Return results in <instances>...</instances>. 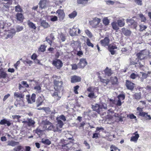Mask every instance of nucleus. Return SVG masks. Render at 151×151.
<instances>
[{"label": "nucleus", "mask_w": 151, "mask_h": 151, "mask_svg": "<svg viewBox=\"0 0 151 151\" xmlns=\"http://www.w3.org/2000/svg\"><path fill=\"white\" fill-rule=\"evenodd\" d=\"M109 48H110L112 49H116L117 48V47H116V46L114 45H110L109 47Z\"/></svg>", "instance_id": "64"}, {"label": "nucleus", "mask_w": 151, "mask_h": 151, "mask_svg": "<svg viewBox=\"0 0 151 151\" xmlns=\"http://www.w3.org/2000/svg\"><path fill=\"white\" fill-rule=\"evenodd\" d=\"M101 21V19L97 18H95V19L92 21V22L93 23H95V24L96 25L98 24Z\"/></svg>", "instance_id": "42"}, {"label": "nucleus", "mask_w": 151, "mask_h": 151, "mask_svg": "<svg viewBox=\"0 0 151 151\" xmlns=\"http://www.w3.org/2000/svg\"><path fill=\"white\" fill-rule=\"evenodd\" d=\"M138 75L137 74V73H133L131 74L130 78L132 79H134L138 77Z\"/></svg>", "instance_id": "44"}, {"label": "nucleus", "mask_w": 151, "mask_h": 151, "mask_svg": "<svg viewBox=\"0 0 151 151\" xmlns=\"http://www.w3.org/2000/svg\"><path fill=\"white\" fill-rule=\"evenodd\" d=\"M138 62L140 67L143 66L144 64V62L143 60L138 59Z\"/></svg>", "instance_id": "53"}, {"label": "nucleus", "mask_w": 151, "mask_h": 151, "mask_svg": "<svg viewBox=\"0 0 151 151\" xmlns=\"http://www.w3.org/2000/svg\"><path fill=\"white\" fill-rule=\"evenodd\" d=\"M48 129L49 130L53 131L54 132H57L56 127L52 124L48 127Z\"/></svg>", "instance_id": "39"}, {"label": "nucleus", "mask_w": 151, "mask_h": 151, "mask_svg": "<svg viewBox=\"0 0 151 151\" xmlns=\"http://www.w3.org/2000/svg\"><path fill=\"white\" fill-rule=\"evenodd\" d=\"M79 86L78 85H77L75 87H74V92L76 94H78V92L77 91L78 89L79 88Z\"/></svg>", "instance_id": "62"}, {"label": "nucleus", "mask_w": 151, "mask_h": 151, "mask_svg": "<svg viewBox=\"0 0 151 151\" xmlns=\"http://www.w3.org/2000/svg\"><path fill=\"white\" fill-rule=\"evenodd\" d=\"M30 96L29 95H27L26 96V99L28 103L32 104L35 102L36 95L35 94L33 93L30 98Z\"/></svg>", "instance_id": "6"}, {"label": "nucleus", "mask_w": 151, "mask_h": 151, "mask_svg": "<svg viewBox=\"0 0 151 151\" xmlns=\"http://www.w3.org/2000/svg\"><path fill=\"white\" fill-rule=\"evenodd\" d=\"M24 96V94L23 93H19L18 92H15L14 93V97L19 98H23Z\"/></svg>", "instance_id": "28"}, {"label": "nucleus", "mask_w": 151, "mask_h": 151, "mask_svg": "<svg viewBox=\"0 0 151 151\" xmlns=\"http://www.w3.org/2000/svg\"><path fill=\"white\" fill-rule=\"evenodd\" d=\"M111 81L112 84H116L117 82V78L116 77H111Z\"/></svg>", "instance_id": "41"}, {"label": "nucleus", "mask_w": 151, "mask_h": 151, "mask_svg": "<svg viewBox=\"0 0 151 151\" xmlns=\"http://www.w3.org/2000/svg\"><path fill=\"white\" fill-rule=\"evenodd\" d=\"M15 18L19 21L22 22L24 19V16L21 13H17L15 16Z\"/></svg>", "instance_id": "16"}, {"label": "nucleus", "mask_w": 151, "mask_h": 151, "mask_svg": "<svg viewBox=\"0 0 151 151\" xmlns=\"http://www.w3.org/2000/svg\"><path fill=\"white\" fill-rule=\"evenodd\" d=\"M109 42V40L108 37H106L103 40L100 41L101 44L102 46H105L108 45Z\"/></svg>", "instance_id": "14"}, {"label": "nucleus", "mask_w": 151, "mask_h": 151, "mask_svg": "<svg viewBox=\"0 0 151 151\" xmlns=\"http://www.w3.org/2000/svg\"><path fill=\"white\" fill-rule=\"evenodd\" d=\"M58 19V17L56 16H52L51 17L50 20L52 22H55L57 21Z\"/></svg>", "instance_id": "57"}, {"label": "nucleus", "mask_w": 151, "mask_h": 151, "mask_svg": "<svg viewBox=\"0 0 151 151\" xmlns=\"http://www.w3.org/2000/svg\"><path fill=\"white\" fill-rule=\"evenodd\" d=\"M77 28V27L76 28L74 26L72 29H70L69 32L71 36H73L78 35L76 33L77 30L76 28Z\"/></svg>", "instance_id": "15"}, {"label": "nucleus", "mask_w": 151, "mask_h": 151, "mask_svg": "<svg viewBox=\"0 0 151 151\" xmlns=\"http://www.w3.org/2000/svg\"><path fill=\"white\" fill-rule=\"evenodd\" d=\"M147 54L146 50H144L137 53L136 55L138 59L143 60L145 58Z\"/></svg>", "instance_id": "4"}, {"label": "nucleus", "mask_w": 151, "mask_h": 151, "mask_svg": "<svg viewBox=\"0 0 151 151\" xmlns=\"http://www.w3.org/2000/svg\"><path fill=\"white\" fill-rule=\"evenodd\" d=\"M117 98L119 100L122 101L125 99V95L123 94H120L118 96Z\"/></svg>", "instance_id": "51"}, {"label": "nucleus", "mask_w": 151, "mask_h": 151, "mask_svg": "<svg viewBox=\"0 0 151 151\" xmlns=\"http://www.w3.org/2000/svg\"><path fill=\"white\" fill-rule=\"evenodd\" d=\"M122 31L123 34L126 36H129L130 35L131 32L129 30L127 29L124 28L122 29Z\"/></svg>", "instance_id": "20"}, {"label": "nucleus", "mask_w": 151, "mask_h": 151, "mask_svg": "<svg viewBox=\"0 0 151 151\" xmlns=\"http://www.w3.org/2000/svg\"><path fill=\"white\" fill-rule=\"evenodd\" d=\"M4 35H3V38L4 39H7L8 38H12L15 35L16 31L14 29H12L6 31H4Z\"/></svg>", "instance_id": "2"}, {"label": "nucleus", "mask_w": 151, "mask_h": 151, "mask_svg": "<svg viewBox=\"0 0 151 151\" xmlns=\"http://www.w3.org/2000/svg\"><path fill=\"white\" fill-rule=\"evenodd\" d=\"M16 31L18 32L22 30L23 29V27L22 26L19 25L16 27Z\"/></svg>", "instance_id": "54"}, {"label": "nucleus", "mask_w": 151, "mask_h": 151, "mask_svg": "<svg viewBox=\"0 0 151 151\" xmlns=\"http://www.w3.org/2000/svg\"><path fill=\"white\" fill-rule=\"evenodd\" d=\"M42 142L43 144L48 145H50L51 144V142L48 139H42Z\"/></svg>", "instance_id": "45"}, {"label": "nucleus", "mask_w": 151, "mask_h": 151, "mask_svg": "<svg viewBox=\"0 0 151 151\" xmlns=\"http://www.w3.org/2000/svg\"><path fill=\"white\" fill-rule=\"evenodd\" d=\"M139 15L141 19V20L142 22H145L146 21V19L145 17L142 14H140Z\"/></svg>", "instance_id": "52"}, {"label": "nucleus", "mask_w": 151, "mask_h": 151, "mask_svg": "<svg viewBox=\"0 0 151 151\" xmlns=\"http://www.w3.org/2000/svg\"><path fill=\"white\" fill-rule=\"evenodd\" d=\"M52 96L54 97L56 101L60 100L61 98V96L59 95L58 92H54L52 94Z\"/></svg>", "instance_id": "23"}, {"label": "nucleus", "mask_w": 151, "mask_h": 151, "mask_svg": "<svg viewBox=\"0 0 151 151\" xmlns=\"http://www.w3.org/2000/svg\"><path fill=\"white\" fill-rule=\"evenodd\" d=\"M88 0H77V2L78 4H82L85 6L87 3Z\"/></svg>", "instance_id": "35"}, {"label": "nucleus", "mask_w": 151, "mask_h": 151, "mask_svg": "<svg viewBox=\"0 0 151 151\" xmlns=\"http://www.w3.org/2000/svg\"><path fill=\"white\" fill-rule=\"evenodd\" d=\"M140 27V31H142L145 29H146L147 28V26H145L143 25H141L139 26Z\"/></svg>", "instance_id": "55"}, {"label": "nucleus", "mask_w": 151, "mask_h": 151, "mask_svg": "<svg viewBox=\"0 0 151 151\" xmlns=\"http://www.w3.org/2000/svg\"><path fill=\"white\" fill-rule=\"evenodd\" d=\"M28 125L29 126H33L35 123V121L31 119H28Z\"/></svg>", "instance_id": "36"}, {"label": "nucleus", "mask_w": 151, "mask_h": 151, "mask_svg": "<svg viewBox=\"0 0 151 151\" xmlns=\"http://www.w3.org/2000/svg\"><path fill=\"white\" fill-rule=\"evenodd\" d=\"M58 121V124L56 125V127L57 130V132H60L61 131V129L63 125V123L60 120L58 119V118H57Z\"/></svg>", "instance_id": "9"}, {"label": "nucleus", "mask_w": 151, "mask_h": 151, "mask_svg": "<svg viewBox=\"0 0 151 151\" xmlns=\"http://www.w3.org/2000/svg\"><path fill=\"white\" fill-rule=\"evenodd\" d=\"M42 109L47 113L50 112V110L49 107H42Z\"/></svg>", "instance_id": "60"}, {"label": "nucleus", "mask_w": 151, "mask_h": 151, "mask_svg": "<svg viewBox=\"0 0 151 151\" xmlns=\"http://www.w3.org/2000/svg\"><path fill=\"white\" fill-rule=\"evenodd\" d=\"M20 64V62L19 60L17 61L16 63L14 64V67L15 68L16 70L18 69V66Z\"/></svg>", "instance_id": "63"}, {"label": "nucleus", "mask_w": 151, "mask_h": 151, "mask_svg": "<svg viewBox=\"0 0 151 151\" xmlns=\"http://www.w3.org/2000/svg\"><path fill=\"white\" fill-rule=\"evenodd\" d=\"M87 90V91L90 92L88 96L89 98L95 99L97 97V96L94 94V92L98 91L99 89L98 87L91 86L88 88Z\"/></svg>", "instance_id": "1"}, {"label": "nucleus", "mask_w": 151, "mask_h": 151, "mask_svg": "<svg viewBox=\"0 0 151 151\" xmlns=\"http://www.w3.org/2000/svg\"><path fill=\"white\" fill-rule=\"evenodd\" d=\"M106 4L108 5H113L114 3V1L111 0L106 1Z\"/></svg>", "instance_id": "61"}, {"label": "nucleus", "mask_w": 151, "mask_h": 151, "mask_svg": "<svg viewBox=\"0 0 151 151\" xmlns=\"http://www.w3.org/2000/svg\"><path fill=\"white\" fill-rule=\"evenodd\" d=\"M57 13L58 14V16L60 20H62L63 19L65 14L63 10L58 9L57 11Z\"/></svg>", "instance_id": "11"}, {"label": "nucleus", "mask_w": 151, "mask_h": 151, "mask_svg": "<svg viewBox=\"0 0 151 151\" xmlns=\"http://www.w3.org/2000/svg\"><path fill=\"white\" fill-rule=\"evenodd\" d=\"M138 62V59L137 58L136 60L134 59H130V65H135Z\"/></svg>", "instance_id": "37"}, {"label": "nucleus", "mask_w": 151, "mask_h": 151, "mask_svg": "<svg viewBox=\"0 0 151 151\" xmlns=\"http://www.w3.org/2000/svg\"><path fill=\"white\" fill-rule=\"evenodd\" d=\"M87 62L86 59L81 58L78 64V68H83L87 65Z\"/></svg>", "instance_id": "5"}, {"label": "nucleus", "mask_w": 151, "mask_h": 151, "mask_svg": "<svg viewBox=\"0 0 151 151\" xmlns=\"http://www.w3.org/2000/svg\"><path fill=\"white\" fill-rule=\"evenodd\" d=\"M53 83L54 85V88L55 91H58L60 90L63 83L62 81L55 79L54 80Z\"/></svg>", "instance_id": "3"}, {"label": "nucleus", "mask_w": 151, "mask_h": 151, "mask_svg": "<svg viewBox=\"0 0 151 151\" xmlns=\"http://www.w3.org/2000/svg\"><path fill=\"white\" fill-rule=\"evenodd\" d=\"M135 99L137 100H139L140 99V94L139 93H136L134 95Z\"/></svg>", "instance_id": "56"}, {"label": "nucleus", "mask_w": 151, "mask_h": 151, "mask_svg": "<svg viewBox=\"0 0 151 151\" xmlns=\"http://www.w3.org/2000/svg\"><path fill=\"white\" fill-rule=\"evenodd\" d=\"M27 24L30 28L35 30L36 29V27L35 25L32 22L28 21L27 22Z\"/></svg>", "instance_id": "31"}, {"label": "nucleus", "mask_w": 151, "mask_h": 151, "mask_svg": "<svg viewBox=\"0 0 151 151\" xmlns=\"http://www.w3.org/2000/svg\"><path fill=\"white\" fill-rule=\"evenodd\" d=\"M86 43L88 46L91 47H93V45L91 42L90 40L88 38L87 39Z\"/></svg>", "instance_id": "46"}, {"label": "nucleus", "mask_w": 151, "mask_h": 151, "mask_svg": "<svg viewBox=\"0 0 151 151\" xmlns=\"http://www.w3.org/2000/svg\"><path fill=\"white\" fill-rule=\"evenodd\" d=\"M72 144L70 143H63L62 145V149L63 151H68L70 150L72 147Z\"/></svg>", "instance_id": "8"}, {"label": "nucleus", "mask_w": 151, "mask_h": 151, "mask_svg": "<svg viewBox=\"0 0 151 151\" xmlns=\"http://www.w3.org/2000/svg\"><path fill=\"white\" fill-rule=\"evenodd\" d=\"M23 148V147L19 145L17 146L14 149V150L15 151H23L22 149Z\"/></svg>", "instance_id": "47"}, {"label": "nucleus", "mask_w": 151, "mask_h": 151, "mask_svg": "<svg viewBox=\"0 0 151 151\" xmlns=\"http://www.w3.org/2000/svg\"><path fill=\"white\" fill-rule=\"evenodd\" d=\"M104 71L105 75L108 76H111L112 73L111 70V69L108 68L107 67L104 70Z\"/></svg>", "instance_id": "29"}, {"label": "nucleus", "mask_w": 151, "mask_h": 151, "mask_svg": "<svg viewBox=\"0 0 151 151\" xmlns=\"http://www.w3.org/2000/svg\"><path fill=\"white\" fill-rule=\"evenodd\" d=\"M1 4L3 6V7L6 9V10H9V6L12 4V2L9 1L6 3H2Z\"/></svg>", "instance_id": "22"}, {"label": "nucleus", "mask_w": 151, "mask_h": 151, "mask_svg": "<svg viewBox=\"0 0 151 151\" xmlns=\"http://www.w3.org/2000/svg\"><path fill=\"white\" fill-rule=\"evenodd\" d=\"M41 25L44 28H47L50 27V25L45 21H42L41 22Z\"/></svg>", "instance_id": "30"}, {"label": "nucleus", "mask_w": 151, "mask_h": 151, "mask_svg": "<svg viewBox=\"0 0 151 151\" xmlns=\"http://www.w3.org/2000/svg\"><path fill=\"white\" fill-rule=\"evenodd\" d=\"M7 74L5 72L3 71L2 70H0V78H5L6 77Z\"/></svg>", "instance_id": "27"}, {"label": "nucleus", "mask_w": 151, "mask_h": 151, "mask_svg": "<svg viewBox=\"0 0 151 151\" xmlns=\"http://www.w3.org/2000/svg\"><path fill=\"white\" fill-rule=\"evenodd\" d=\"M126 85L128 89L131 90L133 89L134 87V83L129 81H126Z\"/></svg>", "instance_id": "13"}, {"label": "nucleus", "mask_w": 151, "mask_h": 151, "mask_svg": "<svg viewBox=\"0 0 151 151\" xmlns=\"http://www.w3.org/2000/svg\"><path fill=\"white\" fill-rule=\"evenodd\" d=\"M124 20H122L120 19L117 21L118 25L120 27H122L125 24Z\"/></svg>", "instance_id": "38"}, {"label": "nucleus", "mask_w": 151, "mask_h": 151, "mask_svg": "<svg viewBox=\"0 0 151 151\" xmlns=\"http://www.w3.org/2000/svg\"><path fill=\"white\" fill-rule=\"evenodd\" d=\"M52 64L56 67L57 69H60L62 66L63 63L62 61L60 60H54L52 62Z\"/></svg>", "instance_id": "7"}, {"label": "nucleus", "mask_w": 151, "mask_h": 151, "mask_svg": "<svg viewBox=\"0 0 151 151\" xmlns=\"http://www.w3.org/2000/svg\"><path fill=\"white\" fill-rule=\"evenodd\" d=\"M103 23L105 25H108L109 24V21L107 17H105L104 19Z\"/></svg>", "instance_id": "48"}, {"label": "nucleus", "mask_w": 151, "mask_h": 151, "mask_svg": "<svg viewBox=\"0 0 151 151\" xmlns=\"http://www.w3.org/2000/svg\"><path fill=\"white\" fill-rule=\"evenodd\" d=\"M8 145L14 147L16 145H18L19 144V142H15L13 140L9 141L8 142Z\"/></svg>", "instance_id": "24"}, {"label": "nucleus", "mask_w": 151, "mask_h": 151, "mask_svg": "<svg viewBox=\"0 0 151 151\" xmlns=\"http://www.w3.org/2000/svg\"><path fill=\"white\" fill-rule=\"evenodd\" d=\"M11 121L6 118L1 120L0 121V125H6L8 127L10 126L11 124Z\"/></svg>", "instance_id": "10"}, {"label": "nucleus", "mask_w": 151, "mask_h": 151, "mask_svg": "<svg viewBox=\"0 0 151 151\" xmlns=\"http://www.w3.org/2000/svg\"><path fill=\"white\" fill-rule=\"evenodd\" d=\"M147 113L143 111L140 112L139 114V115L141 116L145 117V118H147L146 115H147Z\"/></svg>", "instance_id": "58"}, {"label": "nucleus", "mask_w": 151, "mask_h": 151, "mask_svg": "<svg viewBox=\"0 0 151 151\" xmlns=\"http://www.w3.org/2000/svg\"><path fill=\"white\" fill-rule=\"evenodd\" d=\"M77 12L76 11H74L73 12L69 14L68 16L71 19L74 18L77 16Z\"/></svg>", "instance_id": "33"}, {"label": "nucleus", "mask_w": 151, "mask_h": 151, "mask_svg": "<svg viewBox=\"0 0 151 151\" xmlns=\"http://www.w3.org/2000/svg\"><path fill=\"white\" fill-rule=\"evenodd\" d=\"M137 132H136L134 133H133V134H134L135 135L134 136H133L131 138L130 141H131L134 142H136L138 138L139 137V134L137 133Z\"/></svg>", "instance_id": "17"}, {"label": "nucleus", "mask_w": 151, "mask_h": 151, "mask_svg": "<svg viewBox=\"0 0 151 151\" xmlns=\"http://www.w3.org/2000/svg\"><path fill=\"white\" fill-rule=\"evenodd\" d=\"M92 108L93 110L98 113L100 112V107L99 105L98 104H95L92 106Z\"/></svg>", "instance_id": "21"}, {"label": "nucleus", "mask_w": 151, "mask_h": 151, "mask_svg": "<svg viewBox=\"0 0 151 151\" xmlns=\"http://www.w3.org/2000/svg\"><path fill=\"white\" fill-rule=\"evenodd\" d=\"M100 81L101 82L104 83V86L107 85L109 82V79H104L101 78H100Z\"/></svg>", "instance_id": "40"}, {"label": "nucleus", "mask_w": 151, "mask_h": 151, "mask_svg": "<svg viewBox=\"0 0 151 151\" xmlns=\"http://www.w3.org/2000/svg\"><path fill=\"white\" fill-rule=\"evenodd\" d=\"M15 11L16 12H23V10L21 6L19 5H18L15 7Z\"/></svg>", "instance_id": "32"}, {"label": "nucleus", "mask_w": 151, "mask_h": 151, "mask_svg": "<svg viewBox=\"0 0 151 151\" xmlns=\"http://www.w3.org/2000/svg\"><path fill=\"white\" fill-rule=\"evenodd\" d=\"M43 102V100L41 97H39L37 100V106L38 107L41 105Z\"/></svg>", "instance_id": "34"}, {"label": "nucleus", "mask_w": 151, "mask_h": 151, "mask_svg": "<svg viewBox=\"0 0 151 151\" xmlns=\"http://www.w3.org/2000/svg\"><path fill=\"white\" fill-rule=\"evenodd\" d=\"M6 23L4 21H1L0 22V35L2 36L3 34H2V31L4 29L6 26Z\"/></svg>", "instance_id": "12"}, {"label": "nucleus", "mask_w": 151, "mask_h": 151, "mask_svg": "<svg viewBox=\"0 0 151 151\" xmlns=\"http://www.w3.org/2000/svg\"><path fill=\"white\" fill-rule=\"evenodd\" d=\"M81 79L79 77L76 76H74L72 77L71 78V82L72 83H74L79 82L81 81Z\"/></svg>", "instance_id": "18"}, {"label": "nucleus", "mask_w": 151, "mask_h": 151, "mask_svg": "<svg viewBox=\"0 0 151 151\" xmlns=\"http://www.w3.org/2000/svg\"><path fill=\"white\" fill-rule=\"evenodd\" d=\"M84 32L89 37L91 38L92 37L93 35L92 34L88 29H85Z\"/></svg>", "instance_id": "43"}, {"label": "nucleus", "mask_w": 151, "mask_h": 151, "mask_svg": "<svg viewBox=\"0 0 151 151\" xmlns=\"http://www.w3.org/2000/svg\"><path fill=\"white\" fill-rule=\"evenodd\" d=\"M34 89L36 90L37 93H39L41 91V87L39 86H35Z\"/></svg>", "instance_id": "50"}, {"label": "nucleus", "mask_w": 151, "mask_h": 151, "mask_svg": "<svg viewBox=\"0 0 151 151\" xmlns=\"http://www.w3.org/2000/svg\"><path fill=\"white\" fill-rule=\"evenodd\" d=\"M151 73V71H148L147 72V73H141L142 74V76L141 77V80L142 81H143V79H146L148 76V74H150Z\"/></svg>", "instance_id": "26"}, {"label": "nucleus", "mask_w": 151, "mask_h": 151, "mask_svg": "<svg viewBox=\"0 0 151 151\" xmlns=\"http://www.w3.org/2000/svg\"><path fill=\"white\" fill-rule=\"evenodd\" d=\"M113 29L115 30H117L119 29V27L118 25V23L115 22H113L111 24Z\"/></svg>", "instance_id": "25"}, {"label": "nucleus", "mask_w": 151, "mask_h": 151, "mask_svg": "<svg viewBox=\"0 0 151 151\" xmlns=\"http://www.w3.org/2000/svg\"><path fill=\"white\" fill-rule=\"evenodd\" d=\"M46 0H40L39 4V7L41 9L45 8L46 7Z\"/></svg>", "instance_id": "19"}, {"label": "nucleus", "mask_w": 151, "mask_h": 151, "mask_svg": "<svg viewBox=\"0 0 151 151\" xmlns=\"http://www.w3.org/2000/svg\"><path fill=\"white\" fill-rule=\"evenodd\" d=\"M100 107V109H107V105L105 103H101L99 104Z\"/></svg>", "instance_id": "49"}, {"label": "nucleus", "mask_w": 151, "mask_h": 151, "mask_svg": "<svg viewBox=\"0 0 151 151\" xmlns=\"http://www.w3.org/2000/svg\"><path fill=\"white\" fill-rule=\"evenodd\" d=\"M45 47L44 45H41L40 50L41 52H44L45 50Z\"/></svg>", "instance_id": "59"}]
</instances>
